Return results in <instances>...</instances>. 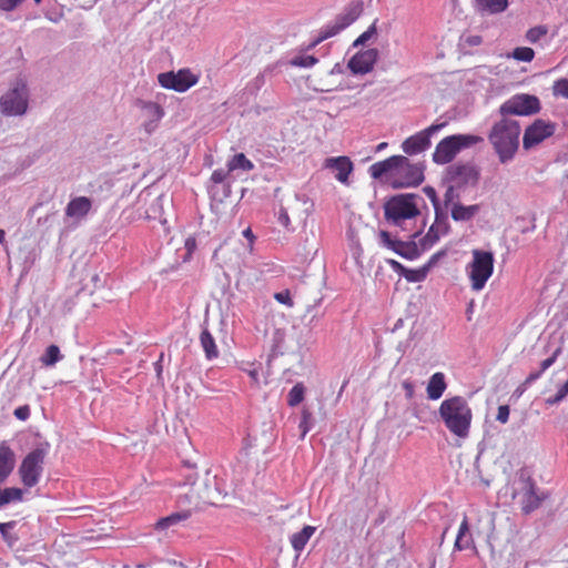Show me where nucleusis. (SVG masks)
<instances>
[{
    "label": "nucleus",
    "instance_id": "51",
    "mask_svg": "<svg viewBox=\"0 0 568 568\" xmlns=\"http://www.w3.org/2000/svg\"><path fill=\"white\" fill-rule=\"evenodd\" d=\"M23 0H0V10L2 11H12L14 10L18 6H20V3L22 2Z\"/></svg>",
    "mask_w": 568,
    "mask_h": 568
},
{
    "label": "nucleus",
    "instance_id": "13",
    "mask_svg": "<svg viewBox=\"0 0 568 568\" xmlns=\"http://www.w3.org/2000/svg\"><path fill=\"white\" fill-rule=\"evenodd\" d=\"M445 126V123L432 124L425 130L410 135L402 143V150L408 155H415L426 151L430 146L432 135L439 132Z\"/></svg>",
    "mask_w": 568,
    "mask_h": 568
},
{
    "label": "nucleus",
    "instance_id": "48",
    "mask_svg": "<svg viewBox=\"0 0 568 568\" xmlns=\"http://www.w3.org/2000/svg\"><path fill=\"white\" fill-rule=\"evenodd\" d=\"M221 495V490L215 486L213 488L206 487V491L201 497L204 500H207L210 503H214V500Z\"/></svg>",
    "mask_w": 568,
    "mask_h": 568
},
{
    "label": "nucleus",
    "instance_id": "58",
    "mask_svg": "<svg viewBox=\"0 0 568 568\" xmlns=\"http://www.w3.org/2000/svg\"><path fill=\"white\" fill-rule=\"evenodd\" d=\"M196 480V474L192 473L190 475L186 476V481L184 483L185 485H193Z\"/></svg>",
    "mask_w": 568,
    "mask_h": 568
},
{
    "label": "nucleus",
    "instance_id": "46",
    "mask_svg": "<svg viewBox=\"0 0 568 568\" xmlns=\"http://www.w3.org/2000/svg\"><path fill=\"white\" fill-rule=\"evenodd\" d=\"M459 195L458 193L455 191L454 186H448L446 192H445V195H444V201H445V205L448 206L449 204H454L456 203L455 200H458Z\"/></svg>",
    "mask_w": 568,
    "mask_h": 568
},
{
    "label": "nucleus",
    "instance_id": "52",
    "mask_svg": "<svg viewBox=\"0 0 568 568\" xmlns=\"http://www.w3.org/2000/svg\"><path fill=\"white\" fill-rule=\"evenodd\" d=\"M387 264L390 266V268L404 277V274L407 272L408 268H406L403 264H400L396 260H387Z\"/></svg>",
    "mask_w": 568,
    "mask_h": 568
},
{
    "label": "nucleus",
    "instance_id": "5",
    "mask_svg": "<svg viewBox=\"0 0 568 568\" xmlns=\"http://www.w3.org/2000/svg\"><path fill=\"white\" fill-rule=\"evenodd\" d=\"M49 448L50 445L48 443L39 444L22 459L18 468V474L26 488H32L39 484L44 469V459L49 454Z\"/></svg>",
    "mask_w": 568,
    "mask_h": 568
},
{
    "label": "nucleus",
    "instance_id": "21",
    "mask_svg": "<svg viewBox=\"0 0 568 568\" xmlns=\"http://www.w3.org/2000/svg\"><path fill=\"white\" fill-rule=\"evenodd\" d=\"M16 465V455L7 442L0 443V484H3Z\"/></svg>",
    "mask_w": 568,
    "mask_h": 568
},
{
    "label": "nucleus",
    "instance_id": "20",
    "mask_svg": "<svg viewBox=\"0 0 568 568\" xmlns=\"http://www.w3.org/2000/svg\"><path fill=\"white\" fill-rule=\"evenodd\" d=\"M325 168L331 169L335 173L337 181L346 184L353 171V163L347 156L328 158L325 160Z\"/></svg>",
    "mask_w": 568,
    "mask_h": 568
},
{
    "label": "nucleus",
    "instance_id": "22",
    "mask_svg": "<svg viewBox=\"0 0 568 568\" xmlns=\"http://www.w3.org/2000/svg\"><path fill=\"white\" fill-rule=\"evenodd\" d=\"M447 384L445 382L444 373L437 372L433 374L428 381L426 393L430 400L439 399L446 390Z\"/></svg>",
    "mask_w": 568,
    "mask_h": 568
},
{
    "label": "nucleus",
    "instance_id": "60",
    "mask_svg": "<svg viewBox=\"0 0 568 568\" xmlns=\"http://www.w3.org/2000/svg\"><path fill=\"white\" fill-rule=\"evenodd\" d=\"M162 358H163V354H161L160 359L155 363V371H156L158 376H160L162 373V365H161Z\"/></svg>",
    "mask_w": 568,
    "mask_h": 568
},
{
    "label": "nucleus",
    "instance_id": "55",
    "mask_svg": "<svg viewBox=\"0 0 568 568\" xmlns=\"http://www.w3.org/2000/svg\"><path fill=\"white\" fill-rule=\"evenodd\" d=\"M556 394L558 395V398H561V400H564L568 395V389L564 385H561Z\"/></svg>",
    "mask_w": 568,
    "mask_h": 568
},
{
    "label": "nucleus",
    "instance_id": "28",
    "mask_svg": "<svg viewBox=\"0 0 568 568\" xmlns=\"http://www.w3.org/2000/svg\"><path fill=\"white\" fill-rule=\"evenodd\" d=\"M561 353V348L560 347H557L552 355L548 358H546L545 361H542L540 363V369L537 371V372H531L527 377L526 379L524 381V386L525 387H529L532 383H535L537 379H539L541 377V375L544 374V372H546L550 366L554 365V363L556 362L558 355Z\"/></svg>",
    "mask_w": 568,
    "mask_h": 568
},
{
    "label": "nucleus",
    "instance_id": "32",
    "mask_svg": "<svg viewBox=\"0 0 568 568\" xmlns=\"http://www.w3.org/2000/svg\"><path fill=\"white\" fill-rule=\"evenodd\" d=\"M163 204H164L163 195L155 197L145 211L146 219L158 220V221H160V223L165 224L166 219L163 217V214H164Z\"/></svg>",
    "mask_w": 568,
    "mask_h": 568
},
{
    "label": "nucleus",
    "instance_id": "38",
    "mask_svg": "<svg viewBox=\"0 0 568 568\" xmlns=\"http://www.w3.org/2000/svg\"><path fill=\"white\" fill-rule=\"evenodd\" d=\"M548 32V29L547 27L545 26H537V27H534V28H530L527 32H526V40L531 43V44H535L537 43L540 39H542Z\"/></svg>",
    "mask_w": 568,
    "mask_h": 568
},
{
    "label": "nucleus",
    "instance_id": "29",
    "mask_svg": "<svg viewBox=\"0 0 568 568\" xmlns=\"http://www.w3.org/2000/svg\"><path fill=\"white\" fill-rule=\"evenodd\" d=\"M200 343L205 353V357L212 361L219 356V349L215 344V339L207 328H204L200 335Z\"/></svg>",
    "mask_w": 568,
    "mask_h": 568
},
{
    "label": "nucleus",
    "instance_id": "57",
    "mask_svg": "<svg viewBox=\"0 0 568 568\" xmlns=\"http://www.w3.org/2000/svg\"><path fill=\"white\" fill-rule=\"evenodd\" d=\"M560 402H561V398H558V395H557V394H556L555 396L548 397V398L546 399V403H547L548 405H556V404H558V403H560Z\"/></svg>",
    "mask_w": 568,
    "mask_h": 568
},
{
    "label": "nucleus",
    "instance_id": "63",
    "mask_svg": "<svg viewBox=\"0 0 568 568\" xmlns=\"http://www.w3.org/2000/svg\"><path fill=\"white\" fill-rule=\"evenodd\" d=\"M255 82L260 85L264 82V75L260 74L255 78Z\"/></svg>",
    "mask_w": 568,
    "mask_h": 568
},
{
    "label": "nucleus",
    "instance_id": "47",
    "mask_svg": "<svg viewBox=\"0 0 568 568\" xmlns=\"http://www.w3.org/2000/svg\"><path fill=\"white\" fill-rule=\"evenodd\" d=\"M509 406L507 405H500L498 407V412H497V416H496V419L501 423V424H506L509 419Z\"/></svg>",
    "mask_w": 568,
    "mask_h": 568
},
{
    "label": "nucleus",
    "instance_id": "43",
    "mask_svg": "<svg viewBox=\"0 0 568 568\" xmlns=\"http://www.w3.org/2000/svg\"><path fill=\"white\" fill-rule=\"evenodd\" d=\"M277 222L284 226L285 229L290 230L291 220L287 213V210L284 206H281L277 212Z\"/></svg>",
    "mask_w": 568,
    "mask_h": 568
},
{
    "label": "nucleus",
    "instance_id": "6",
    "mask_svg": "<svg viewBox=\"0 0 568 568\" xmlns=\"http://www.w3.org/2000/svg\"><path fill=\"white\" fill-rule=\"evenodd\" d=\"M30 92L26 80H14L0 97V112L4 116H22L29 108Z\"/></svg>",
    "mask_w": 568,
    "mask_h": 568
},
{
    "label": "nucleus",
    "instance_id": "36",
    "mask_svg": "<svg viewBox=\"0 0 568 568\" xmlns=\"http://www.w3.org/2000/svg\"><path fill=\"white\" fill-rule=\"evenodd\" d=\"M17 526L16 520H11L8 523H0V534L2 539L9 545L13 546L18 541V537L10 532Z\"/></svg>",
    "mask_w": 568,
    "mask_h": 568
},
{
    "label": "nucleus",
    "instance_id": "45",
    "mask_svg": "<svg viewBox=\"0 0 568 568\" xmlns=\"http://www.w3.org/2000/svg\"><path fill=\"white\" fill-rule=\"evenodd\" d=\"M274 298L281 304L287 305L290 307L293 306V301L287 290L275 293Z\"/></svg>",
    "mask_w": 568,
    "mask_h": 568
},
{
    "label": "nucleus",
    "instance_id": "7",
    "mask_svg": "<svg viewBox=\"0 0 568 568\" xmlns=\"http://www.w3.org/2000/svg\"><path fill=\"white\" fill-rule=\"evenodd\" d=\"M484 142L480 135L454 134L443 139L435 148L433 161L437 164H447L464 149L471 148Z\"/></svg>",
    "mask_w": 568,
    "mask_h": 568
},
{
    "label": "nucleus",
    "instance_id": "9",
    "mask_svg": "<svg viewBox=\"0 0 568 568\" xmlns=\"http://www.w3.org/2000/svg\"><path fill=\"white\" fill-rule=\"evenodd\" d=\"M494 271V255L491 252L474 250L473 261L468 264L467 272L474 291L485 287Z\"/></svg>",
    "mask_w": 568,
    "mask_h": 568
},
{
    "label": "nucleus",
    "instance_id": "2",
    "mask_svg": "<svg viewBox=\"0 0 568 568\" xmlns=\"http://www.w3.org/2000/svg\"><path fill=\"white\" fill-rule=\"evenodd\" d=\"M520 132L519 122L508 118H503L493 125L488 140L500 163L505 164L514 159L519 146Z\"/></svg>",
    "mask_w": 568,
    "mask_h": 568
},
{
    "label": "nucleus",
    "instance_id": "3",
    "mask_svg": "<svg viewBox=\"0 0 568 568\" xmlns=\"http://www.w3.org/2000/svg\"><path fill=\"white\" fill-rule=\"evenodd\" d=\"M439 416L447 429L459 438H466L473 419L471 408L463 396H453L442 402Z\"/></svg>",
    "mask_w": 568,
    "mask_h": 568
},
{
    "label": "nucleus",
    "instance_id": "56",
    "mask_svg": "<svg viewBox=\"0 0 568 568\" xmlns=\"http://www.w3.org/2000/svg\"><path fill=\"white\" fill-rule=\"evenodd\" d=\"M243 235L250 241V243H253L255 236L250 227L243 231Z\"/></svg>",
    "mask_w": 568,
    "mask_h": 568
},
{
    "label": "nucleus",
    "instance_id": "1",
    "mask_svg": "<svg viewBox=\"0 0 568 568\" xmlns=\"http://www.w3.org/2000/svg\"><path fill=\"white\" fill-rule=\"evenodd\" d=\"M373 179H383L394 187L415 186L424 180V168L420 164L410 163L406 156L393 155L369 166Z\"/></svg>",
    "mask_w": 568,
    "mask_h": 568
},
{
    "label": "nucleus",
    "instance_id": "4",
    "mask_svg": "<svg viewBox=\"0 0 568 568\" xmlns=\"http://www.w3.org/2000/svg\"><path fill=\"white\" fill-rule=\"evenodd\" d=\"M420 202H423V199L416 194L395 195L385 203V219L390 224L406 230L407 224L419 216L418 206Z\"/></svg>",
    "mask_w": 568,
    "mask_h": 568
},
{
    "label": "nucleus",
    "instance_id": "25",
    "mask_svg": "<svg viewBox=\"0 0 568 568\" xmlns=\"http://www.w3.org/2000/svg\"><path fill=\"white\" fill-rule=\"evenodd\" d=\"M316 528L314 526H304L302 530L294 532L290 540L293 549L300 554L305 548L306 544L311 539V537L314 535Z\"/></svg>",
    "mask_w": 568,
    "mask_h": 568
},
{
    "label": "nucleus",
    "instance_id": "30",
    "mask_svg": "<svg viewBox=\"0 0 568 568\" xmlns=\"http://www.w3.org/2000/svg\"><path fill=\"white\" fill-rule=\"evenodd\" d=\"M226 168L229 171H243V172H250L254 170L253 162L246 158L244 153H236L232 158L229 159L226 163Z\"/></svg>",
    "mask_w": 568,
    "mask_h": 568
},
{
    "label": "nucleus",
    "instance_id": "18",
    "mask_svg": "<svg viewBox=\"0 0 568 568\" xmlns=\"http://www.w3.org/2000/svg\"><path fill=\"white\" fill-rule=\"evenodd\" d=\"M143 123L142 126L148 134L153 133L162 118L164 116L163 108L155 102H143Z\"/></svg>",
    "mask_w": 568,
    "mask_h": 568
},
{
    "label": "nucleus",
    "instance_id": "40",
    "mask_svg": "<svg viewBox=\"0 0 568 568\" xmlns=\"http://www.w3.org/2000/svg\"><path fill=\"white\" fill-rule=\"evenodd\" d=\"M376 22L372 23L368 29L363 32L355 41L354 45L357 47L359 44H364L366 41H368L371 38H373L376 34Z\"/></svg>",
    "mask_w": 568,
    "mask_h": 568
},
{
    "label": "nucleus",
    "instance_id": "41",
    "mask_svg": "<svg viewBox=\"0 0 568 568\" xmlns=\"http://www.w3.org/2000/svg\"><path fill=\"white\" fill-rule=\"evenodd\" d=\"M310 419H311V413L307 410H303L302 419L298 425V428L301 429V438H304L311 429Z\"/></svg>",
    "mask_w": 568,
    "mask_h": 568
},
{
    "label": "nucleus",
    "instance_id": "34",
    "mask_svg": "<svg viewBox=\"0 0 568 568\" xmlns=\"http://www.w3.org/2000/svg\"><path fill=\"white\" fill-rule=\"evenodd\" d=\"M305 387L303 384L297 383L294 385L287 394V404L292 407L297 406L304 399Z\"/></svg>",
    "mask_w": 568,
    "mask_h": 568
},
{
    "label": "nucleus",
    "instance_id": "33",
    "mask_svg": "<svg viewBox=\"0 0 568 568\" xmlns=\"http://www.w3.org/2000/svg\"><path fill=\"white\" fill-rule=\"evenodd\" d=\"M60 348L57 345H50L45 348L44 353L40 357V362L43 366H54L62 359Z\"/></svg>",
    "mask_w": 568,
    "mask_h": 568
},
{
    "label": "nucleus",
    "instance_id": "11",
    "mask_svg": "<svg viewBox=\"0 0 568 568\" xmlns=\"http://www.w3.org/2000/svg\"><path fill=\"white\" fill-rule=\"evenodd\" d=\"M540 109L539 100L529 94H516L505 101L499 112L503 118L508 115H530L537 113Z\"/></svg>",
    "mask_w": 568,
    "mask_h": 568
},
{
    "label": "nucleus",
    "instance_id": "54",
    "mask_svg": "<svg viewBox=\"0 0 568 568\" xmlns=\"http://www.w3.org/2000/svg\"><path fill=\"white\" fill-rule=\"evenodd\" d=\"M403 388L405 389L406 396L408 398L413 397V395H414V385L410 382H404L403 383Z\"/></svg>",
    "mask_w": 568,
    "mask_h": 568
},
{
    "label": "nucleus",
    "instance_id": "19",
    "mask_svg": "<svg viewBox=\"0 0 568 568\" xmlns=\"http://www.w3.org/2000/svg\"><path fill=\"white\" fill-rule=\"evenodd\" d=\"M92 209V200L88 196H75L65 206V216L75 221H82Z\"/></svg>",
    "mask_w": 568,
    "mask_h": 568
},
{
    "label": "nucleus",
    "instance_id": "12",
    "mask_svg": "<svg viewBox=\"0 0 568 568\" xmlns=\"http://www.w3.org/2000/svg\"><path fill=\"white\" fill-rule=\"evenodd\" d=\"M199 81L197 75L189 69H181L178 72L169 71L158 74V82L162 88L174 90L176 92H185Z\"/></svg>",
    "mask_w": 568,
    "mask_h": 568
},
{
    "label": "nucleus",
    "instance_id": "14",
    "mask_svg": "<svg viewBox=\"0 0 568 568\" xmlns=\"http://www.w3.org/2000/svg\"><path fill=\"white\" fill-rule=\"evenodd\" d=\"M359 13L361 9L357 6L348 8L345 12L336 17L332 24H327L323 29L321 37L317 40H315L310 47L313 48L321 41L336 36L342 30L346 29L353 22H355L359 17Z\"/></svg>",
    "mask_w": 568,
    "mask_h": 568
},
{
    "label": "nucleus",
    "instance_id": "24",
    "mask_svg": "<svg viewBox=\"0 0 568 568\" xmlns=\"http://www.w3.org/2000/svg\"><path fill=\"white\" fill-rule=\"evenodd\" d=\"M479 212V205L473 204L465 206L459 202L454 203L450 209V214L456 222H467L471 220Z\"/></svg>",
    "mask_w": 568,
    "mask_h": 568
},
{
    "label": "nucleus",
    "instance_id": "39",
    "mask_svg": "<svg viewBox=\"0 0 568 568\" xmlns=\"http://www.w3.org/2000/svg\"><path fill=\"white\" fill-rule=\"evenodd\" d=\"M427 271V266H424L423 268L419 270H407V272L404 274V277L408 282H420L426 277Z\"/></svg>",
    "mask_w": 568,
    "mask_h": 568
},
{
    "label": "nucleus",
    "instance_id": "31",
    "mask_svg": "<svg viewBox=\"0 0 568 568\" xmlns=\"http://www.w3.org/2000/svg\"><path fill=\"white\" fill-rule=\"evenodd\" d=\"M190 516H191L190 510H182V511L173 513L170 516L159 519L155 524V529L165 530L171 526H174L183 520H186L187 518H190Z\"/></svg>",
    "mask_w": 568,
    "mask_h": 568
},
{
    "label": "nucleus",
    "instance_id": "53",
    "mask_svg": "<svg viewBox=\"0 0 568 568\" xmlns=\"http://www.w3.org/2000/svg\"><path fill=\"white\" fill-rule=\"evenodd\" d=\"M463 41H464V43H466L470 47H476L481 43L483 39L480 36H467V37L463 38Z\"/></svg>",
    "mask_w": 568,
    "mask_h": 568
},
{
    "label": "nucleus",
    "instance_id": "10",
    "mask_svg": "<svg viewBox=\"0 0 568 568\" xmlns=\"http://www.w3.org/2000/svg\"><path fill=\"white\" fill-rule=\"evenodd\" d=\"M419 235V231L409 235L410 241H399L390 236L387 231L379 232V239L383 246L392 250L403 258L414 261L419 257L422 247L414 240Z\"/></svg>",
    "mask_w": 568,
    "mask_h": 568
},
{
    "label": "nucleus",
    "instance_id": "64",
    "mask_svg": "<svg viewBox=\"0 0 568 568\" xmlns=\"http://www.w3.org/2000/svg\"><path fill=\"white\" fill-rule=\"evenodd\" d=\"M250 376L254 379V381H257V377H258V373L257 371L253 369L250 372Z\"/></svg>",
    "mask_w": 568,
    "mask_h": 568
},
{
    "label": "nucleus",
    "instance_id": "26",
    "mask_svg": "<svg viewBox=\"0 0 568 568\" xmlns=\"http://www.w3.org/2000/svg\"><path fill=\"white\" fill-rule=\"evenodd\" d=\"M24 490L18 487H0V509L6 508L10 504L21 503L23 500Z\"/></svg>",
    "mask_w": 568,
    "mask_h": 568
},
{
    "label": "nucleus",
    "instance_id": "50",
    "mask_svg": "<svg viewBox=\"0 0 568 568\" xmlns=\"http://www.w3.org/2000/svg\"><path fill=\"white\" fill-rule=\"evenodd\" d=\"M13 415L24 422L30 417V407L28 405L19 406L14 409Z\"/></svg>",
    "mask_w": 568,
    "mask_h": 568
},
{
    "label": "nucleus",
    "instance_id": "27",
    "mask_svg": "<svg viewBox=\"0 0 568 568\" xmlns=\"http://www.w3.org/2000/svg\"><path fill=\"white\" fill-rule=\"evenodd\" d=\"M476 10L485 13H500L508 7V0H474Z\"/></svg>",
    "mask_w": 568,
    "mask_h": 568
},
{
    "label": "nucleus",
    "instance_id": "61",
    "mask_svg": "<svg viewBox=\"0 0 568 568\" xmlns=\"http://www.w3.org/2000/svg\"><path fill=\"white\" fill-rule=\"evenodd\" d=\"M0 244L6 245V232L2 229H0Z\"/></svg>",
    "mask_w": 568,
    "mask_h": 568
},
{
    "label": "nucleus",
    "instance_id": "17",
    "mask_svg": "<svg viewBox=\"0 0 568 568\" xmlns=\"http://www.w3.org/2000/svg\"><path fill=\"white\" fill-rule=\"evenodd\" d=\"M378 58L377 49H367L357 52L349 61L347 67L354 74H366L374 68Z\"/></svg>",
    "mask_w": 568,
    "mask_h": 568
},
{
    "label": "nucleus",
    "instance_id": "16",
    "mask_svg": "<svg viewBox=\"0 0 568 568\" xmlns=\"http://www.w3.org/2000/svg\"><path fill=\"white\" fill-rule=\"evenodd\" d=\"M449 222L446 215L436 213L435 222L429 227L426 235L420 239L419 245L422 251L429 250L435 243L439 241V239L449 232Z\"/></svg>",
    "mask_w": 568,
    "mask_h": 568
},
{
    "label": "nucleus",
    "instance_id": "35",
    "mask_svg": "<svg viewBox=\"0 0 568 568\" xmlns=\"http://www.w3.org/2000/svg\"><path fill=\"white\" fill-rule=\"evenodd\" d=\"M508 58H513L521 62H530L535 58V51L529 47H517L513 50Z\"/></svg>",
    "mask_w": 568,
    "mask_h": 568
},
{
    "label": "nucleus",
    "instance_id": "62",
    "mask_svg": "<svg viewBox=\"0 0 568 568\" xmlns=\"http://www.w3.org/2000/svg\"><path fill=\"white\" fill-rule=\"evenodd\" d=\"M528 387L524 386V383L516 389V394L520 396Z\"/></svg>",
    "mask_w": 568,
    "mask_h": 568
},
{
    "label": "nucleus",
    "instance_id": "59",
    "mask_svg": "<svg viewBox=\"0 0 568 568\" xmlns=\"http://www.w3.org/2000/svg\"><path fill=\"white\" fill-rule=\"evenodd\" d=\"M454 171H455L456 174H462L465 171L471 172L473 169L468 168V166H456V168H454Z\"/></svg>",
    "mask_w": 568,
    "mask_h": 568
},
{
    "label": "nucleus",
    "instance_id": "44",
    "mask_svg": "<svg viewBox=\"0 0 568 568\" xmlns=\"http://www.w3.org/2000/svg\"><path fill=\"white\" fill-rule=\"evenodd\" d=\"M230 173H231V171H229V169H226V170H223V169L214 170L212 175H211V180L214 183H222V182H224L226 180V178L229 176Z\"/></svg>",
    "mask_w": 568,
    "mask_h": 568
},
{
    "label": "nucleus",
    "instance_id": "23",
    "mask_svg": "<svg viewBox=\"0 0 568 568\" xmlns=\"http://www.w3.org/2000/svg\"><path fill=\"white\" fill-rule=\"evenodd\" d=\"M474 547V540L471 534L469 532V525L467 517L463 519L460 523L458 534L454 544L455 550H466Z\"/></svg>",
    "mask_w": 568,
    "mask_h": 568
},
{
    "label": "nucleus",
    "instance_id": "37",
    "mask_svg": "<svg viewBox=\"0 0 568 568\" xmlns=\"http://www.w3.org/2000/svg\"><path fill=\"white\" fill-rule=\"evenodd\" d=\"M318 62L317 58L308 54H297L290 60V64L298 68H312Z\"/></svg>",
    "mask_w": 568,
    "mask_h": 568
},
{
    "label": "nucleus",
    "instance_id": "8",
    "mask_svg": "<svg viewBox=\"0 0 568 568\" xmlns=\"http://www.w3.org/2000/svg\"><path fill=\"white\" fill-rule=\"evenodd\" d=\"M511 496L518 499L524 514H530L539 508L545 496L537 494L535 481L525 473L520 471L511 484Z\"/></svg>",
    "mask_w": 568,
    "mask_h": 568
},
{
    "label": "nucleus",
    "instance_id": "15",
    "mask_svg": "<svg viewBox=\"0 0 568 568\" xmlns=\"http://www.w3.org/2000/svg\"><path fill=\"white\" fill-rule=\"evenodd\" d=\"M555 124L544 120H536L524 133L523 145L526 150L541 143L555 133Z\"/></svg>",
    "mask_w": 568,
    "mask_h": 568
},
{
    "label": "nucleus",
    "instance_id": "49",
    "mask_svg": "<svg viewBox=\"0 0 568 568\" xmlns=\"http://www.w3.org/2000/svg\"><path fill=\"white\" fill-rule=\"evenodd\" d=\"M424 193L427 195V197L433 203L436 213H438L439 201H438L437 193H436L435 189L432 186H426V187H424Z\"/></svg>",
    "mask_w": 568,
    "mask_h": 568
},
{
    "label": "nucleus",
    "instance_id": "42",
    "mask_svg": "<svg viewBox=\"0 0 568 568\" xmlns=\"http://www.w3.org/2000/svg\"><path fill=\"white\" fill-rule=\"evenodd\" d=\"M554 93L568 99V79H560L555 82Z\"/></svg>",
    "mask_w": 568,
    "mask_h": 568
}]
</instances>
